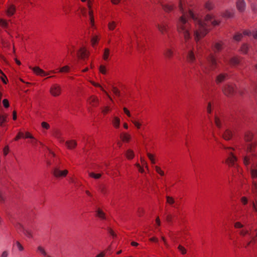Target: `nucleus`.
I'll return each instance as SVG.
<instances>
[{"mask_svg":"<svg viewBox=\"0 0 257 257\" xmlns=\"http://www.w3.org/2000/svg\"><path fill=\"white\" fill-rule=\"evenodd\" d=\"M179 9L182 16L179 18L177 23V30L179 33L183 35L186 47L188 48V42L191 38V20L194 24V36L196 43V49L198 52L201 48L202 43L200 40L205 37L208 33L209 24L213 26H218L220 21L215 19L214 16L207 14L202 20L199 15L195 14L191 10H186L185 2L180 0Z\"/></svg>","mask_w":257,"mask_h":257,"instance_id":"f257e3e1","label":"nucleus"},{"mask_svg":"<svg viewBox=\"0 0 257 257\" xmlns=\"http://www.w3.org/2000/svg\"><path fill=\"white\" fill-rule=\"evenodd\" d=\"M257 145V142L253 141L248 144L246 148V152L250 153L252 156L254 155L255 150ZM243 164L246 167L251 164L250 169L251 178L253 179L252 192L257 195V183L255 180H257V164L254 162L253 156H245L243 158Z\"/></svg>","mask_w":257,"mask_h":257,"instance_id":"f03ea898","label":"nucleus"},{"mask_svg":"<svg viewBox=\"0 0 257 257\" xmlns=\"http://www.w3.org/2000/svg\"><path fill=\"white\" fill-rule=\"evenodd\" d=\"M238 233L243 238V246L247 248L251 243H257V230H253L250 226H245L240 222L237 221L234 224Z\"/></svg>","mask_w":257,"mask_h":257,"instance_id":"7ed1b4c3","label":"nucleus"},{"mask_svg":"<svg viewBox=\"0 0 257 257\" xmlns=\"http://www.w3.org/2000/svg\"><path fill=\"white\" fill-rule=\"evenodd\" d=\"M199 65L203 73L207 74L217 67V61L213 54H210L206 58V62L199 60Z\"/></svg>","mask_w":257,"mask_h":257,"instance_id":"20e7f679","label":"nucleus"},{"mask_svg":"<svg viewBox=\"0 0 257 257\" xmlns=\"http://www.w3.org/2000/svg\"><path fill=\"white\" fill-rule=\"evenodd\" d=\"M222 148L226 150V153L228 154V157L226 161V163L229 166L234 165L236 161V158L233 154V148L231 147L227 148L223 145H222Z\"/></svg>","mask_w":257,"mask_h":257,"instance_id":"39448f33","label":"nucleus"},{"mask_svg":"<svg viewBox=\"0 0 257 257\" xmlns=\"http://www.w3.org/2000/svg\"><path fill=\"white\" fill-rule=\"evenodd\" d=\"M68 174V171L67 169H62L60 166H56L53 169V174L57 179L64 178Z\"/></svg>","mask_w":257,"mask_h":257,"instance_id":"423d86ee","label":"nucleus"},{"mask_svg":"<svg viewBox=\"0 0 257 257\" xmlns=\"http://www.w3.org/2000/svg\"><path fill=\"white\" fill-rule=\"evenodd\" d=\"M62 88L61 86L58 84H53L51 85L50 89V94L54 96L57 97L61 94Z\"/></svg>","mask_w":257,"mask_h":257,"instance_id":"0eeeda50","label":"nucleus"},{"mask_svg":"<svg viewBox=\"0 0 257 257\" xmlns=\"http://www.w3.org/2000/svg\"><path fill=\"white\" fill-rule=\"evenodd\" d=\"M235 85L233 84H228L226 85L223 88V92L225 95L231 96L235 92Z\"/></svg>","mask_w":257,"mask_h":257,"instance_id":"6e6552de","label":"nucleus"},{"mask_svg":"<svg viewBox=\"0 0 257 257\" xmlns=\"http://www.w3.org/2000/svg\"><path fill=\"white\" fill-rule=\"evenodd\" d=\"M187 61L190 64L194 63L196 61V56L193 49L188 50L187 54Z\"/></svg>","mask_w":257,"mask_h":257,"instance_id":"1a4fd4ad","label":"nucleus"},{"mask_svg":"<svg viewBox=\"0 0 257 257\" xmlns=\"http://www.w3.org/2000/svg\"><path fill=\"white\" fill-rule=\"evenodd\" d=\"M77 56L79 58L81 59H84L88 58L89 56V52L84 47L81 48L78 51Z\"/></svg>","mask_w":257,"mask_h":257,"instance_id":"9d476101","label":"nucleus"},{"mask_svg":"<svg viewBox=\"0 0 257 257\" xmlns=\"http://www.w3.org/2000/svg\"><path fill=\"white\" fill-rule=\"evenodd\" d=\"M236 7L240 13L244 12L246 9V3L244 0H237L236 2Z\"/></svg>","mask_w":257,"mask_h":257,"instance_id":"9b49d317","label":"nucleus"},{"mask_svg":"<svg viewBox=\"0 0 257 257\" xmlns=\"http://www.w3.org/2000/svg\"><path fill=\"white\" fill-rule=\"evenodd\" d=\"M87 103L93 107L96 106L99 102L98 97L94 95L90 96L87 100Z\"/></svg>","mask_w":257,"mask_h":257,"instance_id":"f8f14e48","label":"nucleus"},{"mask_svg":"<svg viewBox=\"0 0 257 257\" xmlns=\"http://www.w3.org/2000/svg\"><path fill=\"white\" fill-rule=\"evenodd\" d=\"M157 28L159 31L162 34H164L167 33L168 26L166 22H162L161 24L157 25Z\"/></svg>","mask_w":257,"mask_h":257,"instance_id":"ddd939ff","label":"nucleus"},{"mask_svg":"<svg viewBox=\"0 0 257 257\" xmlns=\"http://www.w3.org/2000/svg\"><path fill=\"white\" fill-rule=\"evenodd\" d=\"M34 72L37 75L44 77L49 75L48 73L45 72L39 67H35L32 68Z\"/></svg>","mask_w":257,"mask_h":257,"instance_id":"4468645a","label":"nucleus"},{"mask_svg":"<svg viewBox=\"0 0 257 257\" xmlns=\"http://www.w3.org/2000/svg\"><path fill=\"white\" fill-rule=\"evenodd\" d=\"M131 121L138 130H139L141 128L143 124V121L141 119L132 117V118L131 119Z\"/></svg>","mask_w":257,"mask_h":257,"instance_id":"2eb2a0df","label":"nucleus"},{"mask_svg":"<svg viewBox=\"0 0 257 257\" xmlns=\"http://www.w3.org/2000/svg\"><path fill=\"white\" fill-rule=\"evenodd\" d=\"M162 7L166 12H171L174 8V5L172 3L162 4Z\"/></svg>","mask_w":257,"mask_h":257,"instance_id":"dca6fc26","label":"nucleus"},{"mask_svg":"<svg viewBox=\"0 0 257 257\" xmlns=\"http://www.w3.org/2000/svg\"><path fill=\"white\" fill-rule=\"evenodd\" d=\"M37 251L43 257H52L46 251L45 248L42 246L40 245L37 247Z\"/></svg>","mask_w":257,"mask_h":257,"instance_id":"f3484780","label":"nucleus"},{"mask_svg":"<svg viewBox=\"0 0 257 257\" xmlns=\"http://www.w3.org/2000/svg\"><path fill=\"white\" fill-rule=\"evenodd\" d=\"M120 118L116 116H113L111 119V123L112 125L115 128H118L120 125Z\"/></svg>","mask_w":257,"mask_h":257,"instance_id":"a211bd4d","label":"nucleus"},{"mask_svg":"<svg viewBox=\"0 0 257 257\" xmlns=\"http://www.w3.org/2000/svg\"><path fill=\"white\" fill-rule=\"evenodd\" d=\"M214 7V3L211 0L207 1L204 4V8L208 11L213 10Z\"/></svg>","mask_w":257,"mask_h":257,"instance_id":"6ab92c4d","label":"nucleus"},{"mask_svg":"<svg viewBox=\"0 0 257 257\" xmlns=\"http://www.w3.org/2000/svg\"><path fill=\"white\" fill-rule=\"evenodd\" d=\"M16 11V8L15 6L13 5H10L7 8V10L6 11L7 15L8 16H13Z\"/></svg>","mask_w":257,"mask_h":257,"instance_id":"aec40b11","label":"nucleus"},{"mask_svg":"<svg viewBox=\"0 0 257 257\" xmlns=\"http://www.w3.org/2000/svg\"><path fill=\"white\" fill-rule=\"evenodd\" d=\"M120 138L123 142H128L131 139V136L127 133H122L120 134Z\"/></svg>","mask_w":257,"mask_h":257,"instance_id":"412c9836","label":"nucleus"},{"mask_svg":"<svg viewBox=\"0 0 257 257\" xmlns=\"http://www.w3.org/2000/svg\"><path fill=\"white\" fill-rule=\"evenodd\" d=\"M90 83L94 86L100 88V89L105 94V95L108 97V98L111 100L112 102V99L110 96L108 94V93L103 89V88L98 83H95L94 81H90Z\"/></svg>","mask_w":257,"mask_h":257,"instance_id":"4be33fe9","label":"nucleus"},{"mask_svg":"<svg viewBox=\"0 0 257 257\" xmlns=\"http://www.w3.org/2000/svg\"><path fill=\"white\" fill-rule=\"evenodd\" d=\"M66 146L69 149H74L77 145V143L74 140H69L66 142Z\"/></svg>","mask_w":257,"mask_h":257,"instance_id":"5701e85b","label":"nucleus"},{"mask_svg":"<svg viewBox=\"0 0 257 257\" xmlns=\"http://www.w3.org/2000/svg\"><path fill=\"white\" fill-rule=\"evenodd\" d=\"M227 76H228L227 74H225V73H222V74H219L218 76H217V77L216 78V83H219L222 82V81H223L227 78Z\"/></svg>","mask_w":257,"mask_h":257,"instance_id":"b1692460","label":"nucleus"},{"mask_svg":"<svg viewBox=\"0 0 257 257\" xmlns=\"http://www.w3.org/2000/svg\"><path fill=\"white\" fill-rule=\"evenodd\" d=\"M232 133L228 129L226 130L224 132L223 134L222 135L223 139L226 140H230L232 138Z\"/></svg>","mask_w":257,"mask_h":257,"instance_id":"393cba45","label":"nucleus"},{"mask_svg":"<svg viewBox=\"0 0 257 257\" xmlns=\"http://www.w3.org/2000/svg\"><path fill=\"white\" fill-rule=\"evenodd\" d=\"M253 137V134L249 131H247L245 133L244 140L247 142H250L252 141Z\"/></svg>","mask_w":257,"mask_h":257,"instance_id":"a878e982","label":"nucleus"},{"mask_svg":"<svg viewBox=\"0 0 257 257\" xmlns=\"http://www.w3.org/2000/svg\"><path fill=\"white\" fill-rule=\"evenodd\" d=\"M174 55V51L172 49L167 48L164 52V55L168 58H171Z\"/></svg>","mask_w":257,"mask_h":257,"instance_id":"bb28decb","label":"nucleus"},{"mask_svg":"<svg viewBox=\"0 0 257 257\" xmlns=\"http://www.w3.org/2000/svg\"><path fill=\"white\" fill-rule=\"evenodd\" d=\"M110 54V50L108 48H105L104 50V52L102 56L103 59L106 61H108L109 60Z\"/></svg>","mask_w":257,"mask_h":257,"instance_id":"cd10ccee","label":"nucleus"},{"mask_svg":"<svg viewBox=\"0 0 257 257\" xmlns=\"http://www.w3.org/2000/svg\"><path fill=\"white\" fill-rule=\"evenodd\" d=\"M96 216L99 217L101 219H105V213L100 208H98L96 211Z\"/></svg>","mask_w":257,"mask_h":257,"instance_id":"c85d7f7f","label":"nucleus"},{"mask_svg":"<svg viewBox=\"0 0 257 257\" xmlns=\"http://www.w3.org/2000/svg\"><path fill=\"white\" fill-rule=\"evenodd\" d=\"M88 15L89 16L90 24L91 27L94 26V19L93 17V11L92 9L89 10Z\"/></svg>","mask_w":257,"mask_h":257,"instance_id":"c756f323","label":"nucleus"},{"mask_svg":"<svg viewBox=\"0 0 257 257\" xmlns=\"http://www.w3.org/2000/svg\"><path fill=\"white\" fill-rule=\"evenodd\" d=\"M244 35L252 36L254 39H257V31L250 32L249 30H245L243 32Z\"/></svg>","mask_w":257,"mask_h":257,"instance_id":"7c9ffc66","label":"nucleus"},{"mask_svg":"<svg viewBox=\"0 0 257 257\" xmlns=\"http://www.w3.org/2000/svg\"><path fill=\"white\" fill-rule=\"evenodd\" d=\"M223 48V43L222 42H217L214 44V50L215 51H219Z\"/></svg>","mask_w":257,"mask_h":257,"instance_id":"2f4dec72","label":"nucleus"},{"mask_svg":"<svg viewBox=\"0 0 257 257\" xmlns=\"http://www.w3.org/2000/svg\"><path fill=\"white\" fill-rule=\"evenodd\" d=\"M234 15V12L227 10L222 14V17L226 18H231Z\"/></svg>","mask_w":257,"mask_h":257,"instance_id":"473e14b6","label":"nucleus"},{"mask_svg":"<svg viewBox=\"0 0 257 257\" xmlns=\"http://www.w3.org/2000/svg\"><path fill=\"white\" fill-rule=\"evenodd\" d=\"M30 142L34 148H36L38 144H40L42 146L43 145V144L41 142L38 141L34 137L31 140Z\"/></svg>","mask_w":257,"mask_h":257,"instance_id":"72a5a7b5","label":"nucleus"},{"mask_svg":"<svg viewBox=\"0 0 257 257\" xmlns=\"http://www.w3.org/2000/svg\"><path fill=\"white\" fill-rule=\"evenodd\" d=\"M125 156L128 159H132L134 157V152L133 150L128 149L125 153Z\"/></svg>","mask_w":257,"mask_h":257,"instance_id":"f704fd0d","label":"nucleus"},{"mask_svg":"<svg viewBox=\"0 0 257 257\" xmlns=\"http://www.w3.org/2000/svg\"><path fill=\"white\" fill-rule=\"evenodd\" d=\"M99 38L97 35H94L91 39V45L93 47H94L98 43Z\"/></svg>","mask_w":257,"mask_h":257,"instance_id":"c9c22d12","label":"nucleus"},{"mask_svg":"<svg viewBox=\"0 0 257 257\" xmlns=\"http://www.w3.org/2000/svg\"><path fill=\"white\" fill-rule=\"evenodd\" d=\"M239 62V59L237 57H234L232 58L230 61L231 65H235Z\"/></svg>","mask_w":257,"mask_h":257,"instance_id":"e433bc0d","label":"nucleus"},{"mask_svg":"<svg viewBox=\"0 0 257 257\" xmlns=\"http://www.w3.org/2000/svg\"><path fill=\"white\" fill-rule=\"evenodd\" d=\"M215 123L216 125L219 127L221 128L222 126V120L220 119V118L217 116H215Z\"/></svg>","mask_w":257,"mask_h":257,"instance_id":"4c0bfd02","label":"nucleus"},{"mask_svg":"<svg viewBox=\"0 0 257 257\" xmlns=\"http://www.w3.org/2000/svg\"><path fill=\"white\" fill-rule=\"evenodd\" d=\"M89 176L93 178H94L95 179H98L100 178L101 176V174L100 173H94L93 172H90L89 173Z\"/></svg>","mask_w":257,"mask_h":257,"instance_id":"58836bf2","label":"nucleus"},{"mask_svg":"<svg viewBox=\"0 0 257 257\" xmlns=\"http://www.w3.org/2000/svg\"><path fill=\"white\" fill-rule=\"evenodd\" d=\"M7 114H1L0 115V125L2 126L3 123L7 121Z\"/></svg>","mask_w":257,"mask_h":257,"instance_id":"ea45409f","label":"nucleus"},{"mask_svg":"<svg viewBox=\"0 0 257 257\" xmlns=\"http://www.w3.org/2000/svg\"><path fill=\"white\" fill-rule=\"evenodd\" d=\"M147 156L149 158V160H150V161L152 164H156V159L155 158V156L154 155H153L151 153H148Z\"/></svg>","mask_w":257,"mask_h":257,"instance_id":"a19ab883","label":"nucleus"},{"mask_svg":"<svg viewBox=\"0 0 257 257\" xmlns=\"http://www.w3.org/2000/svg\"><path fill=\"white\" fill-rule=\"evenodd\" d=\"M155 169L156 172L160 175L163 176L165 175L164 172L162 170V169L160 167L158 166H155Z\"/></svg>","mask_w":257,"mask_h":257,"instance_id":"79ce46f5","label":"nucleus"},{"mask_svg":"<svg viewBox=\"0 0 257 257\" xmlns=\"http://www.w3.org/2000/svg\"><path fill=\"white\" fill-rule=\"evenodd\" d=\"M248 47L246 44H243L241 46L240 51L242 54H246L247 52Z\"/></svg>","mask_w":257,"mask_h":257,"instance_id":"37998d69","label":"nucleus"},{"mask_svg":"<svg viewBox=\"0 0 257 257\" xmlns=\"http://www.w3.org/2000/svg\"><path fill=\"white\" fill-rule=\"evenodd\" d=\"M116 27V23L114 21L110 22L108 24V28L109 30H113Z\"/></svg>","mask_w":257,"mask_h":257,"instance_id":"c03bdc74","label":"nucleus"},{"mask_svg":"<svg viewBox=\"0 0 257 257\" xmlns=\"http://www.w3.org/2000/svg\"><path fill=\"white\" fill-rule=\"evenodd\" d=\"M99 72L102 73V74H106V72H107V70H106V67L103 65H101L100 66H99Z\"/></svg>","mask_w":257,"mask_h":257,"instance_id":"a18cd8bd","label":"nucleus"},{"mask_svg":"<svg viewBox=\"0 0 257 257\" xmlns=\"http://www.w3.org/2000/svg\"><path fill=\"white\" fill-rule=\"evenodd\" d=\"M14 247L17 248L19 251H23L24 249L23 246L19 241L16 242L14 244Z\"/></svg>","mask_w":257,"mask_h":257,"instance_id":"49530a36","label":"nucleus"},{"mask_svg":"<svg viewBox=\"0 0 257 257\" xmlns=\"http://www.w3.org/2000/svg\"><path fill=\"white\" fill-rule=\"evenodd\" d=\"M243 35H244L243 34H242L241 33H238L234 35L233 38L235 41H239L242 39Z\"/></svg>","mask_w":257,"mask_h":257,"instance_id":"de8ad7c7","label":"nucleus"},{"mask_svg":"<svg viewBox=\"0 0 257 257\" xmlns=\"http://www.w3.org/2000/svg\"><path fill=\"white\" fill-rule=\"evenodd\" d=\"M41 126L44 130H49L50 128V125L48 123L45 121H43L41 123Z\"/></svg>","mask_w":257,"mask_h":257,"instance_id":"09e8293b","label":"nucleus"},{"mask_svg":"<svg viewBox=\"0 0 257 257\" xmlns=\"http://www.w3.org/2000/svg\"><path fill=\"white\" fill-rule=\"evenodd\" d=\"M70 71V67L68 66H65L59 69L60 72H68Z\"/></svg>","mask_w":257,"mask_h":257,"instance_id":"8fccbe9b","label":"nucleus"},{"mask_svg":"<svg viewBox=\"0 0 257 257\" xmlns=\"http://www.w3.org/2000/svg\"><path fill=\"white\" fill-rule=\"evenodd\" d=\"M111 108L109 106H105L102 109V112L104 114H107L108 112L110 111Z\"/></svg>","mask_w":257,"mask_h":257,"instance_id":"3c124183","label":"nucleus"},{"mask_svg":"<svg viewBox=\"0 0 257 257\" xmlns=\"http://www.w3.org/2000/svg\"><path fill=\"white\" fill-rule=\"evenodd\" d=\"M61 133L59 132H56L54 134V136L56 138L59 140L60 142H64V140L62 138H61Z\"/></svg>","mask_w":257,"mask_h":257,"instance_id":"603ef678","label":"nucleus"},{"mask_svg":"<svg viewBox=\"0 0 257 257\" xmlns=\"http://www.w3.org/2000/svg\"><path fill=\"white\" fill-rule=\"evenodd\" d=\"M8 23L7 21L4 19H0V26L4 28H7Z\"/></svg>","mask_w":257,"mask_h":257,"instance_id":"864d4df0","label":"nucleus"},{"mask_svg":"<svg viewBox=\"0 0 257 257\" xmlns=\"http://www.w3.org/2000/svg\"><path fill=\"white\" fill-rule=\"evenodd\" d=\"M178 249L182 254H185L186 253V249L184 247H183L181 245H179L178 246Z\"/></svg>","mask_w":257,"mask_h":257,"instance_id":"5fc2aeb1","label":"nucleus"},{"mask_svg":"<svg viewBox=\"0 0 257 257\" xmlns=\"http://www.w3.org/2000/svg\"><path fill=\"white\" fill-rule=\"evenodd\" d=\"M25 235L28 238H32L33 236L32 233L30 230H23Z\"/></svg>","mask_w":257,"mask_h":257,"instance_id":"6e6d98bb","label":"nucleus"},{"mask_svg":"<svg viewBox=\"0 0 257 257\" xmlns=\"http://www.w3.org/2000/svg\"><path fill=\"white\" fill-rule=\"evenodd\" d=\"M240 202L243 205H245L248 202V199L245 196H242L240 198Z\"/></svg>","mask_w":257,"mask_h":257,"instance_id":"4d7b16f0","label":"nucleus"},{"mask_svg":"<svg viewBox=\"0 0 257 257\" xmlns=\"http://www.w3.org/2000/svg\"><path fill=\"white\" fill-rule=\"evenodd\" d=\"M123 111L126 114V115L130 117L131 119L132 118V117H133L130 112V111H129V110H128L126 107H124L123 108Z\"/></svg>","mask_w":257,"mask_h":257,"instance_id":"13d9d810","label":"nucleus"},{"mask_svg":"<svg viewBox=\"0 0 257 257\" xmlns=\"http://www.w3.org/2000/svg\"><path fill=\"white\" fill-rule=\"evenodd\" d=\"M175 201L174 199L170 196L167 197V202L169 204H173L174 203Z\"/></svg>","mask_w":257,"mask_h":257,"instance_id":"bf43d9fd","label":"nucleus"},{"mask_svg":"<svg viewBox=\"0 0 257 257\" xmlns=\"http://www.w3.org/2000/svg\"><path fill=\"white\" fill-rule=\"evenodd\" d=\"M24 138L26 139H30L31 140L34 138V137L30 133L27 132L25 133Z\"/></svg>","mask_w":257,"mask_h":257,"instance_id":"052dcab7","label":"nucleus"},{"mask_svg":"<svg viewBox=\"0 0 257 257\" xmlns=\"http://www.w3.org/2000/svg\"><path fill=\"white\" fill-rule=\"evenodd\" d=\"M161 239H162V241H163L164 244L165 245V246L166 247V248H169V245L168 243L167 242L166 238L164 236H161Z\"/></svg>","mask_w":257,"mask_h":257,"instance_id":"680f3d73","label":"nucleus"},{"mask_svg":"<svg viewBox=\"0 0 257 257\" xmlns=\"http://www.w3.org/2000/svg\"><path fill=\"white\" fill-rule=\"evenodd\" d=\"M21 138H24V134L23 133L20 132L17 135V136L15 138V141H17L19 140Z\"/></svg>","mask_w":257,"mask_h":257,"instance_id":"e2e57ef3","label":"nucleus"},{"mask_svg":"<svg viewBox=\"0 0 257 257\" xmlns=\"http://www.w3.org/2000/svg\"><path fill=\"white\" fill-rule=\"evenodd\" d=\"M112 91L113 92V93L116 96H119V90L115 87H113L112 88Z\"/></svg>","mask_w":257,"mask_h":257,"instance_id":"0e129e2a","label":"nucleus"},{"mask_svg":"<svg viewBox=\"0 0 257 257\" xmlns=\"http://www.w3.org/2000/svg\"><path fill=\"white\" fill-rule=\"evenodd\" d=\"M108 232L110 234V235H111L113 238L116 237V234L111 228H109L108 229Z\"/></svg>","mask_w":257,"mask_h":257,"instance_id":"69168bd1","label":"nucleus"},{"mask_svg":"<svg viewBox=\"0 0 257 257\" xmlns=\"http://www.w3.org/2000/svg\"><path fill=\"white\" fill-rule=\"evenodd\" d=\"M9 152V148L8 146H6L3 150V154L5 156H7Z\"/></svg>","mask_w":257,"mask_h":257,"instance_id":"338daca9","label":"nucleus"},{"mask_svg":"<svg viewBox=\"0 0 257 257\" xmlns=\"http://www.w3.org/2000/svg\"><path fill=\"white\" fill-rule=\"evenodd\" d=\"M3 105L5 107L8 108L9 106V102L8 99H4L3 101Z\"/></svg>","mask_w":257,"mask_h":257,"instance_id":"774afa93","label":"nucleus"}]
</instances>
